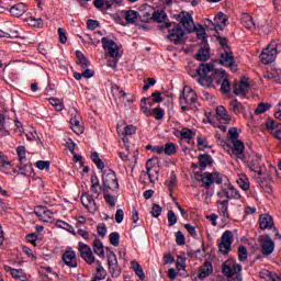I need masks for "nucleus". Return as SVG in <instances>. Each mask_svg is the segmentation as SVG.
Wrapping results in <instances>:
<instances>
[{"instance_id": "f257e3e1", "label": "nucleus", "mask_w": 281, "mask_h": 281, "mask_svg": "<svg viewBox=\"0 0 281 281\" xmlns=\"http://www.w3.org/2000/svg\"><path fill=\"white\" fill-rule=\"evenodd\" d=\"M227 72L224 69L214 70V64H200L199 68L195 69V76H199L198 82L202 85V87H210L212 82H216V85H221V91L223 93H229L232 91V83H229V79L225 77Z\"/></svg>"}, {"instance_id": "f03ea898", "label": "nucleus", "mask_w": 281, "mask_h": 281, "mask_svg": "<svg viewBox=\"0 0 281 281\" xmlns=\"http://www.w3.org/2000/svg\"><path fill=\"white\" fill-rule=\"evenodd\" d=\"M176 19L182 24L186 32L192 34L194 30L198 38L202 41V45H207V33L205 32V27H203L201 24L194 26L192 14H190L188 11H181L178 15H176Z\"/></svg>"}, {"instance_id": "7ed1b4c3", "label": "nucleus", "mask_w": 281, "mask_h": 281, "mask_svg": "<svg viewBox=\"0 0 281 281\" xmlns=\"http://www.w3.org/2000/svg\"><path fill=\"white\" fill-rule=\"evenodd\" d=\"M159 30H168L169 34L166 36L170 43L173 45H181L183 43V36H186V31L179 23L175 22H166L165 24L159 26Z\"/></svg>"}, {"instance_id": "20e7f679", "label": "nucleus", "mask_w": 281, "mask_h": 281, "mask_svg": "<svg viewBox=\"0 0 281 281\" xmlns=\"http://www.w3.org/2000/svg\"><path fill=\"white\" fill-rule=\"evenodd\" d=\"M222 273L225 278H232L235 281H243V266L236 262V259L228 258L222 263Z\"/></svg>"}, {"instance_id": "39448f33", "label": "nucleus", "mask_w": 281, "mask_h": 281, "mask_svg": "<svg viewBox=\"0 0 281 281\" xmlns=\"http://www.w3.org/2000/svg\"><path fill=\"white\" fill-rule=\"evenodd\" d=\"M103 192L109 190H117L120 188V182L117 180V175L113 169H106L102 175Z\"/></svg>"}, {"instance_id": "423d86ee", "label": "nucleus", "mask_w": 281, "mask_h": 281, "mask_svg": "<svg viewBox=\"0 0 281 281\" xmlns=\"http://www.w3.org/2000/svg\"><path fill=\"white\" fill-rule=\"evenodd\" d=\"M232 245H234V233L225 231L222 234L221 241H217L218 251L223 256H227L232 251Z\"/></svg>"}, {"instance_id": "0eeeda50", "label": "nucleus", "mask_w": 281, "mask_h": 281, "mask_svg": "<svg viewBox=\"0 0 281 281\" xmlns=\"http://www.w3.org/2000/svg\"><path fill=\"white\" fill-rule=\"evenodd\" d=\"M278 57V44L271 42L260 54L262 65H271Z\"/></svg>"}, {"instance_id": "6e6552de", "label": "nucleus", "mask_w": 281, "mask_h": 281, "mask_svg": "<svg viewBox=\"0 0 281 281\" xmlns=\"http://www.w3.org/2000/svg\"><path fill=\"white\" fill-rule=\"evenodd\" d=\"M196 177H201L202 188H205V190H210L212 183H216L217 186L223 183V178H221V173L218 172H205L204 175L198 172Z\"/></svg>"}, {"instance_id": "1a4fd4ad", "label": "nucleus", "mask_w": 281, "mask_h": 281, "mask_svg": "<svg viewBox=\"0 0 281 281\" xmlns=\"http://www.w3.org/2000/svg\"><path fill=\"white\" fill-rule=\"evenodd\" d=\"M101 43L104 52H106L111 58H120V46H117L115 41L110 40L109 37H102Z\"/></svg>"}, {"instance_id": "9d476101", "label": "nucleus", "mask_w": 281, "mask_h": 281, "mask_svg": "<svg viewBox=\"0 0 281 281\" xmlns=\"http://www.w3.org/2000/svg\"><path fill=\"white\" fill-rule=\"evenodd\" d=\"M180 104H188L189 106H194L199 100L196 92L192 88L186 86L182 90V95L180 97Z\"/></svg>"}, {"instance_id": "9b49d317", "label": "nucleus", "mask_w": 281, "mask_h": 281, "mask_svg": "<svg viewBox=\"0 0 281 281\" xmlns=\"http://www.w3.org/2000/svg\"><path fill=\"white\" fill-rule=\"evenodd\" d=\"M220 64L223 67H229L231 71H238V65H236V59L232 50H224V53L221 54Z\"/></svg>"}, {"instance_id": "f8f14e48", "label": "nucleus", "mask_w": 281, "mask_h": 281, "mask_svg": "<svg viewBox=\"0 0 281 281\" xmlns=\"http://www.w3.org/2000/svg\"><path fill=\"white\" fill-rule=\"evenodd\" d=\"M259 240L261 243V254L263 256H271L276 249V241L271 239L269 234L260 236Z\"/></svg>"}, {"instance_id": "ddd939ff", "label": "nucleus", "mask_w": 281, "mask_h": 281, "mask_svg": "<svg viewBox=\"0 0 281 281\" xmlns=\"http://www.w3.org/2000/svg\"><path fill=\"white\" fill-rule=\"evenodd\" d=\"M146 173L150 183H155L159 179V167L155 164L154 158L148 159L146 162Z\"/></svg>"}, {"instance_id": "4468645a", "label": "nucleus", "mask_w": 281, "mask_h": 281, "mask_svg": "<svg viewBox=\"0 0 281 281\" xmlns=\"http://www.w3.org/2000/svg\"><path fill=\"white\" fill-rule=\"evenodd\" d=\"M81 203L83 207H87V210H89L92 214H94V212H98V204L95 203L93 195H91L90 193H82Z\"/></svg>"}, {"instance_id": "2eb2a0df", "label": "nucleus", "mask_w": 281, "mask_h": 281, "mask_svg": "<svg viewBox=\"0 0 281 281\" xmlns=\"http://www.w3.org/2000/svg\"><path fill=\"white\" fill-rule=\"evenodd\" d=\"M266 128L270 131L276 139H281V123H278L276 120H268L266 121Z\"/></svg>"}, {"instance_id": "dca6fc26", "label": "nucleus", "mask_w": 281, "mask_h": 281, "mask_svg": "<svg viewBox=\"0 0 281 281\" xmlns=\"http://www.w3.org/2000/svg\"><path fill=\"white\" fill-rule=\"evenodd\" d=\"M61 260L67 265V267H70L71 269H76L78 267V261L76 260V251L74 250H67L64 252Z\"/></svg>"}, {"instance_id": "f3484780", "label": "nucleus", "mask_w": 281, "mask_h": 281, "mask_svg": "<svg viewBox=\"0 0 281 281\" xmlns=\"http://www.w3.org/2000/svg\"><path fill=\"white\" fill-rule=\"evenodd\" d=\"M212 273H214V266H212V262L205 261L199 269L198 278L199 280H205Z\"/></svg>"}, {"instance_id": "a211bd4d", "label": "nucleus", "mask_w": 281, "mask_h": 281, "mask_svg": "<svg viewBox=\"0 0 281 281\" xmlns=\"http://www.w3.org/2000/svg\"><path fill=\"white\" fill-rule=\"evenodd\" d=\"M90 182H91V187H90L91 193L95 194L98 199L100 194L104 192V184L101 187L100 179L98 178L97 175L91 176Z\"/></svg>"}, {"instance_id": "6ab92c4d", "label": "nucleus", "mask_w": 281, "mask_h": 281, "mask_svg": "<svg viewBox=\"0 0 281 281\" xmlns=\"http://www.w3.org/2000/svg\"><path fill=\"white\" fill-rule=\"evenodd\" d=\"M261 159H262V156L256 155L251 161H248L249 170H251V172H257L259 177H262V175H265V171L262 170V166H260Z\"/></svg>"}, {"instance_id": "aec40b11", "label": "nucleus", "mask_w": 281, "mask_h": 281, "mask_svg": "<svg viewBox=\"0 0 281 281\" xmlns=\"http://www.w3.org/2000/svg\"><path fill=\"white\" fill-rule=\"evenodd\" d=\"M231 144H233V155L245 161V143L243 140H235Z\"/></svg>"}, {"instance_id": "412c9836", "label": "nucleus", "mask_w": 281, "mask_h": 281, "mask_svg": "<svg viewBox=\"0 0 281 281\" xmlns=\"http://www.w3.org/2000/svg\"><path fill=\"white\" fill-rule=\"evenodd\" d=\"M274 223H273V217L269 214H262L259 216V227L265 231V229H272Z\"/></svg>"}, {"instance_id": "4be33fe9", "label": "nucleus", "mask_w": 281, "mask_h": 281, "mask_svg": "<svg viewBox=\"0 0 281 281\" xmlns=\"http://www.w3.org/2000/svg\"><path fill=\"white\" fill-rule=\"evenodd\" d=\"M234 93L235 95H244L247 97V93H249V82L247 80H241L239 83H236L234 87Z\"/></svg>"}, {"instance_id": "5701e85b", "label": "nucleus", "mask_w": 281, "mask_h": 281, "mask_svg": "<svg viewBox=\"0 0 281 281\" xmlns=\"http://www.w3.org/2000/svg\"><path fill=\"white\" fill-rule=\"evenodd\" d=\"M214 25L216 27V33H218V30L223 32V30L227 27V15H225L223 12H220L214 18Z\"/></svg>"}, {"instance_id": "b1692460", "label": "nucleus", "mask_w": 281, "mask_h": 281, "mask_svg": "<svg viewBox=\"0 0 281 281\" xmlns=\"http://www.w3.org/2000/svg\"><path fill=\"white\" fill-rule=\"evenodd\" d=\"M25 12H27V5L23 2L16 3L10 9L12 16H16L18 19L19 16H23Z\"/></svg>"}, {"instance_id": "393cba45", "label": "nucleus", "mask_w": 281, "mask_h": 281, "mask_svg": "<svg viewBox=\"0 0 281 281\" xmlns=\"http://www.w3.org/2000/svg\"><path fill=\"white\" fill-rule=\"evenodd\" d=\"M222 192L225 194L226 199H241L240 192H238L232 184H228L227 188H222Z\"/></svg>"}, {"instance_id": "a878e982", "label": "nucleus", "mask_w": 281, "mask_h": 281, "mask_svg": "<svg viewBox=\"0 0 281 281\" xmlns=\"http://www.w3.org/2000/svg\"><path fill=\"white\" fill-rule=\"evenodd\" d=\"M204 46L199 49L195 57L196 60H200L201 63H205V60H210V45L203 44Z\"/></svg>"}, {"instance_id": "bb28decb", "label": "nucleus", "mask_w": 281, "mask_h": 281, "mask_svg": "<svg viewBox=\"0 0 281 281\" xmlns=\"http://www.w3.org/2000/svg\"><path fill=\"white\" fill-rule=\"evenodd\" d=\"M215 112L217 117L220 120H223L224 124H229V122H232V116H229V112H227V109H225V106H217Z\"/></svg>"}, {"instance_id": "cd10ccee", "label": "nucleus", "mask_w": 281, "mask_h": 281, "mask_svg": "<svg viewBox=\"0 0 281 281\" xmlns=\"http://www.w3.org/2000/svg\"><path fill=\"white\" fill-rule=\"evenodd\" d=\"M198 159L201 170H205L207 166H212V164H214V159L212 156H210V154H201Z\"/></svg>"}, {"instance_id": "c85d7f7f", "label": "nucleus", "mask_w": 281, "mask_h": 281, "mask_svg": "<svg viewBox=\"0 0 281 281\" xmlns=\"http://www.w3.org/2000/svg\"><path fill=\"white\" fill-rule=\"evenodd\" d=\"M12 126V121L10 119H5V114L0 113V133L2 132L3 135H10L8 128Z\"/></svg>"}, {"instance_id": "c756f323", "label": "nucleus", "mask_w": 281, "mask_h": 281, "mask_svg": "<svg viewBox=\"0 0 281 281\" xmlns=\"http://www.w3.org/2000/svg\"><path fill=\"white\" fill-rule=\"evenodd\" d=\"M70 126L76 135H82L85 128L80 125V116L75 115L70 119Z\"/></svg>"}, {"instance_id": "7c9ffc66", "label": "nucleus", "mask_w": 281, "mask_h": 281, "mask_svg": "<svg viewBox=\"0 0 281 281\" xmlns=\"http://www.w3.org/2000/svg\"><path fill=\"white\" fill-rule=\"evenodd\" d=\"M241 24L246 30H250V32H254L256 30V23L254 22V18L249 13H245L241 16Z\"/></svg>"}, {"instance_id": "2f4dec72", "label": "nucleus", "mask_w": 281, "mask_h": 281, "mask_svg": "<svg viewBox=\"0 0 281 281\" xmlns=\"http://www.w3.org/2000/svg\"><path fill=\"white\" fill-rule=\"evenodd\" d=\"M8 271H10V274L15 280L27 281V273H25V270L9 267Z\"/></svg>"}, {"instance_id": "473e14b6", "label": "nucleus", "mask_w": 281, "mask_h": 281, "mask_svg": "<svg viewBox=\"0 0 281 281\" xmlns=\"http://www.w3.org/2000/svg\"><path fill=\"white\" fill-rule=\"evenodd\" d=\"M76 57L77 65H80L81 69H88V67L91 65V61H89V58H87L82 52L76 50Z\"/></svg>"}, {"instance_id": "72a5a7b5", "label": "nucleus", "mask_w": 281, "mask_h": 281, "mask_svg": "<svg viewBox=\"0 0 281 281\" xmlns=\"http://www.w3.org/2000/svg\"><path fill=\"white\" fill-rule=\"evenodd\" d=\"M132 265V269L134 271V273L137 276V278H139L140 281H146V273H144V268H142V265H139V262L133 260L131 262Z\"/></svg>"}, {"instance_id": "f704fd0d", "label": "nucleus", "mask_w": 281, "mask_h": 281, "mask_svg": "<svg viewBox=\"0 0 281 281\" xmlns=\"http://www.w3.org/2000/svg\"><path fill=\"white\" fill-rule=\"evenodd\" d=\"M150 109H153V102H148V98H143L140 100V111L147 115V117L153 115V111H150Z\"/></svg>"}, {"instance_id": "c9c22d12", "label": "nucleus", "mask_w": 281, "mask_h": 281, "mask_svg": "<svg viewBox=\"0 0 281 281\" xmlns=\"http://www.w3.org/2000/svg\"><path fill=\"white\" fill-rule=\"evenodd\" d=\"M123 12H124L125 21L132 25L137 22V19H139V13L135 10H127Z\"/></svg>"}, {"instance_id": "e433bc0d", "label": "nucleus", "mask_w": 281, "mask_h": 281, "mask_svg": "<svg viewBox=\"0 0 281 281\" xmlns=\"http://www.w3.org/2000/svg\"><path fill=\"white\" fill-rule=\"evenodd\" d=\"M229 106H231V111H233L235 115H238L245 112V105H243V103H240L237 99H234L233 101H231Z\"/></svg>"}, {"instance_id": "4c0bfd02", "label": "nucleus", "mask_w": 281, "mask_h": 281, "mask_svg": "<svg viewBox=\"0 0 281 281\" xmlns=\"http://www.w3.org/2000/svg\"><path fill=\"white\" fill-rule=\"evenodd\" d=\"M93 251L99 258H104V244L100 238H95L93 243Z\"/></svg>"}, {"instance_id": "58836bf2", "label": "nucleus", "mask_w": 281, "mask_h": 281, "mask_svg": "<svg viewBox=\"0 0 281 281\" xmlns=\"http://www.w3.org/2000/svg\"><path fill=\"white\" fill-rule=\"evenodd\" d=\"M153 21L154 23H164V21H168V14L164 10H157L153 12Z\"/></svg>"}, {"instance_id": "ea45409f", "label": "nucleus", "mask_w": 281, "mask_h": 281, "mask_svg": "<svg viewBox=\"0 0 281 281\" xmlns=\"http://www.w3.org/2000/svg\"><path fill=\"white\" fill-rule=\"evenodd\" d=\"M97 274L93 277V279L97 281L104 280V278H106V270H104L102 262L99 260H97Z\"/></svg>"}, {"instance_id": "a19ab883", "label": "nucleus", "mask_w": 281, "mask_h": 281, "mask_svg": "<svg viewBox=\"0 0 281 281\" xmlns=\"http://www.w3.org/2000/svg\"><path fill=\"white\" fill-rule=\"evenodd\" d=\"M18 175H22L23 177H27V172H32V166L27 160L22 165L20 162V166H18Z\"/></svg>"}, {"instance_id": "79ce46f5", "label": "nucleus", "mask_w": 281, "mask_h": 281, "mask_svg": "<svg viewBox=\"0 0 281 281\" xmlns=\"http://www.w3.org/2000/svg\"><path fill=\"white\" fill-rule=\"evenodd\" d=\"M16 153H18L20 164L21 165L26 164V161H27V157H26L27 150L25 149V146H19L16 148Z\"/></svg>"}, {"instance_id": "37998d69", "label": "nucleus", "mask_w": 281, "mask_h": 281, "mask_svg": "<svg viewBox=\"0 0 281 281\" xmlns=\"http://www.w3.org/2000/svg\"><path fill=\"white\" fill-rule=\"evenodd\" d=\"M238 260L239 262H245L249 256V252L247 251V247H245L244 245H240L238 247Z\"/></svg>"}, {"instance_id": "c03bdc74", "label": "nucleus", "mask_w": 281, "mask_h": 281, "mask_svg": "<svg viewBox=\"0 0 281 281\" xmlns=\"http://www.w3.org/2000/svg\"><path fill=\"white\" fill-rule=\"evenodd\" d=\"M218 203L222 205V207L220 209V212L223 218H229V212H228L229 201L224 200V201H220Z\"/></svg>"}, {"instance_id": "a18cd8bd", "label": "nucleus", "mask_w": 281, "mask_h": 281, "mask_svg": "<svg viewBox=\"0 0 281 281\" xmlns=\"http://www.w3.org/2000/svg\"><path fill=\"white\" fill-rule=\"evenodd\" d=\"M165 155L172 156L177 153V145L175 143H166L162 147Z\"/></svg>"}, {"instance_id": "49530a36", "label": "nucleus", "mask_w": 281, "mask_h": 281, "mask_svg": "<svg viewBox=\"0 0 281 281\" xmlns=\"http://www.w3.org/2000/svg\"><path fill=\"white\" fill-rule=\"evenodd\" d=\"M165 186H167L169 188V191L172 192V190H175V188H177V173H175V171H171V176L169 181L165 182Z\"/></svg>"}, {"instance_id": "de8ad7c7", "label": "nucleus", "mask_w": 281, "mask_h": 281, "mask_svg": "<svg viewBox=\"0 0 281 281\" xmlns=\"http://www.w3.org/2000/svg\"><path fill=\"white\" fill-rule=\"evenodd\" d=\"M228 135H229L228 140L231 144L239 140L238 138L240 137V134H238L237 127H231L228 130Z\"/></svg>"}, {"instance_id": "09e8293b", "label": "nucleus", "mask_w": 281, "mask_h": 281, "mask_svg": "<svg viewBox=\"0 0 281 281\" xmlns=\"http://www.w3.org/2000/svg\"><path fill=\"white\" fill-rule=\"evenodd\" d=\"M55 225L56 227H60V229H66V232H70V234H74V226L65 221L57 220Z\"/></svg>"}, {"instance_id": "8fccbe9b", "label": "nucleus", "mask_w": 281, "mask_h": 281, "mask_svg": "<svg viewBox=\"0 0 281 281\" xmlns=\"http://www.w3.org/2000/svg\"><path fill=\"white\" fill-rule=\"evenodd\" d=\"M269 109H271V104L259 103L255 110V115H262V113H266V111H269Z\"/></svg>"}, {"instance_id": "3c124183", "label": "nucleus", "mask_w": 281, "mask_h": 281, "mask_svg": "<svg viewBox=\"0 0 281 281\" xmlns=\"http://www.w3.org/2000/svg\"><path fill=\"white\" fill-rule=\"evenodd\" d=\"M81 258L85 260V262H87V265H93V262H95V257L93 256V250L91 249L81 255Z\"/></svg>"}, {"instance_id": "603ef678", "label": "nucleus", "mask_w": 281, "mask_h": 281, "mask_svg": "<svg viewBox=\"0 0 281 281\" xmlns=\"http://www.w3.org/2000/svg\"><path fill=\"white\" fill-rule=\"evenodd\" d=\"M205 148H210V145L207 144V138L204 136H198V150H205Z\"/></svg>"}, {"instance_id": "864d4df0", "label": "nucleus", "mask_w": 281, "mask_h": 281, "mask_svg": "<svg viewBox=\"0 0 281 281\" xmlns=\"http://www.w3.org/2000/svg\"><path fill=\"white\" fill-rule=\"evenodd\" d=\"M49 104H52L57 111H63L65 109V105L63 102H60V99L50 98L48 99Z\"/></svg>"}, {"instance_id": "5fc2aeb1", "label": "nucleus", "mask_w": 281, "mask_h": 281, "mask_svg": "<svg viewBox=\"0 0 281 281\" xmlns=\"http://www.w3.org/2000/svg\"><path fill=\"white\" fill-rule=\"evenodd\" d=\"M110 243L113 247H120V233L113 232L110 234Z\"/></svg>"}, {"instance_id": "6e6d98bb", "label": "nucleus", "mask_w": 281, "mask_h": 281, "mask_svg": "<svg viewBox=\"0 0 281 281\" xmlns=\"http://www.w3.org/2000/svg\"><path fill=\"white\" fill-rule=\"evenodd\" d=\"M167 218H168L169 227L177 225V214H175V211L169 210L167 213Z\"/></svg>"}, {"instance_id": "4d7b16f0", "label": "nucleus", "mask_w": 281, "mask_h": 281, "mask_svg": "<svg viewBox=\"0 0 281 281\" xmlns=\"http://www.w3.org/2000/svg\"><path fill=\"white\" fill-rule=\"evenodd\" d=\"M108 265L109 268L111 267H117V256H115V252L110 251L109 256H108Z\"/></svg>"}, {"instance_id": "13d9d810", "label": "nucleus", "mask_w": 281, "mask_h": 281, "mask_svg": "<svg viewBox=\"0 0 281 281\" xmlns=\"http://www.w3.org/2000/svg\"><path fill=\"white\" fill-rule=\"evenodd\" d=\"M176 243L179 245V247H182V245H186V235H183V232L178 231L176 233Z\"/></svg>"}, {"instance_id": "bf43d9fd", "label": "nucleus", "mask_w": 281, "mask_h": 281, "mask_svg": "<svg viewBox=\"0 0 281 281\" xmlns=\"http://www.w3.org/2000/svg\"><path fill=\"white\" fill-rule=\"evenodd\" d=\"M217 41H218L220 45L222 46V48L224 49V52L232 50V48H229V45L227 44V37L217 35Z\"/></svg>"}, {"instance_id": "052dcab7", "label": "nucleus", "mask_w": 281, "mask_h": 281, "mask_svg": "<svg viewBox=\"0 0 281 281\" xmlns=\"http://www.w3.org/2000/svg\"><path fill=\"white\" fill-rule=\"evenodd\" d=\"M161 210L159 204L154 203L150 212L151 216H154V218H159V216H161Z\"/></svg>"}, {"instance_id": "680f3d73", "label": "nucleus", "mask_w": 281, "mask_h": 281, "mask_svg": "<svg viewBox=\"0 0 281 281\" xmlns=\"http://www.w3.org/2000/svg\"><path fill=\"white\" fill-rule=\"evenodd\" d=\"M112 92L115 95H121V98H126L128 95V93L124 92L117 85H112Z\"/></svg>"}, {"instance_id": "e2e57ef3", "label": "nucleus", "mask_w": 281, "mask_h": 281, "mask_svg": "<svg viewBox=\"0 0 281 281\" xmlns=\"http://www.w3.org/2000/svg\"><path fill=\"white\" fill-rule=\"evenodd\" d=\"M181 139H192V130L184 127L180 132Z\"/></svg>"}, {"instance_id": "0e129e2a", "label": "nucleus", "mask_w": 281, "mask_h": 281, "mask_svg": "<svg viewBox=\"0 0 281 281\" xmlns=\"http://www.w3.org/2000/svg\"><path fill=\"white\" fill-rule=\"evenodd\" d=\"M50 165L52 162H49V160H38L36 162V168H38V170H48Z\"/></svg>"}, {"instance_id": "69168bd1", "label": "nucleus", "mask_w": 281, "mask_h": 281, "mask_svg": "<svg viewBox=\"0 0 281 281\" xmlns=\"http://www.w3.org/2000/svg\"><path fill=\"white\" fill-rule=\"evenodd\" d=\"M58 34H59V43H61V45H65V43H67V31L63 27H59Z\"/></svg>"}, {"instance_id": "338daca9", "label": "nucleus", "mask_w": 281, "mask_h": 281, "mask_svg": "<svg viewBox=\"0 0 281 281\" xmlns=\"http://www.w3.org/2000/svg\"><path fill=\"white\" fill-rule=\"evenodd\" d=\"M97 232L101 238H104V236H106V224L100 223L97 226Z\"/></svg>"}, {"instance_id": "774afa93", "label": "nucleus", "mask_w": 281, "mask_h": 281, "mask_svg": "<svg viewBox=\"0 0 281 281\" xmlns=\"http://www.w3.org/2000/svg\"><path fill=\"white\" fill-rule=\"evenodd\" d=\"M109 269L112 278H120V276H122V270L120 269V266H114Z\"/></svg>"}]
</instances>
